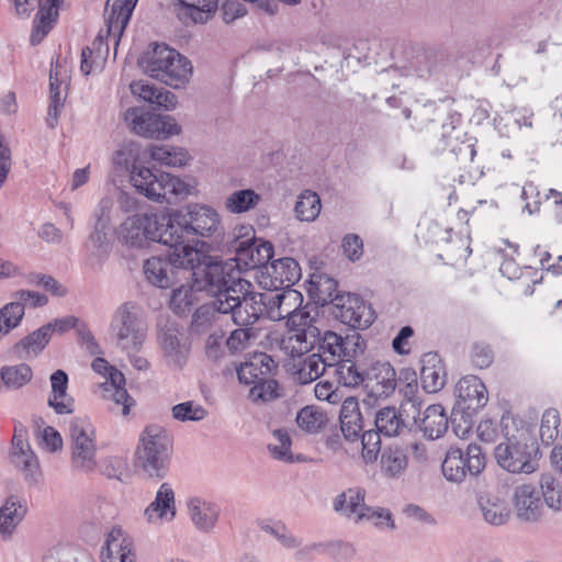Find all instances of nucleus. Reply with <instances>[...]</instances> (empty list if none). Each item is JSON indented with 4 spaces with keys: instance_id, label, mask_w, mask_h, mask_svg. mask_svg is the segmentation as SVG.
Wrapping results in <instances>:
<instances>
[{
    "instance_id": "1",
    "label": "nucleus",
    "mask_w": 562,
    "mask_h": 562,
    "mask_svg": "<svg viewBox=\"0 0 562 562\" xmlns=\"http://www.w3.org/2000/svg\"><path fill=\"white\" fill-rule=\"evenodd\" d=\"M138 150L133 144L124 145L114 157V164L131 171L133 187L147 199L170 203L172 198H187L198 193V181L192 177H178L168 172H153L146 167H135Z\"/></svg>"
},
{
    "instance_id": "2",
    "label": "nucleus",
    "mask_w": 562,
    "mask_h": 562,
    "mask_svg": "<svg viewBox=\"0 0 562 562\" xmlns=\"http://www.w3.org/2000/svg\"><path fill=\"white\" fill-rule=\"evenodd\" d=\"M138 0H108L104 10L106 24V35L103 31L99 33L91 47H85L81 52L80 70L87 76L100 72L105 63L109 44L104 40H110L115 46L130 21L133 10Z\"/></svg>"
},
{
    "instance_id": "3",
    "label": "nucleus",
    "mask_w": 562,
    "mask_h": 562,
    "mask_svg": "<svg viewBox=\"0 0 562 562\" xmlns=\"http://www.w3.org/2000/svg\"><path fill=\"white\" fill-rule=\"evenodd\" d=\"M169 243L177 246L190 237L215 238L223 234L220 213L215 207L204 203H189L181 210L168 213Z\"/></svg>"
},
{
    "instance_id": "4",
    "label": "nucleus",
    "mask_w": 562,
    "mask_h": 562,
    "mask_svg": "<svg viewBox=\"0 0 562 562\" xmlns=\"http://www.w3.org/2000/svg\"><path fill=\"white\" fill-rule=\"evenodd\" d=\"M171 451L172 441L167 430L149 425L139 435L135 467L149 479L162 480L169 469Z\"/></svg>"
},
{
    "instance_id": "5",
    "label": "nucleus",
    "mask_w": 562,
    "mask_h": 562,
    "mask_svg": "<svg viewBox=\"0 0 562 562\" xmlns=\"http://www.w3.org/2000/svg\"><path fill=\"white\" fill-rule=\"evenodd\" d=\"M143 71L175 89L184 87L192 75L190 60L167 45L156 44L139 61Z\"/></svg>"
},
{
    "instance_id": "6",
    "label": "nucleus",
    "mask_w": 562,
    "mask_h": 562,
    "mask_svg": "<svg viewBox=\"0 0 562 562\" xmlns=\"http://www.w3.org/2000/svg\"><path fill=\"white\" fill-rule=\"evenodd\" d=\"M251 283L238 278L233 285L222 291L220 304L221 312L231 313L236 325L250 326L262 315L268 316V294L250 291Z\"/></svg>"
},
{
    "instance_id": "7",
    "label": "nucleus",
    "mask_w": 562,
    "mask_h": 562,
    "mask_svg": "<svg viewBox=\"0 0 562 562\" xmlns=\"http://www.w3.org/2000/svg\"><path fill=\"white\" fill-rule=\"evenodd\" d=\"M169 217L155 212L134 214L125 218L119 228V239L133 248H145L151 243L171 246L168 235Z\"/></svg>"
},
{
    "instance_id": "8",
    "label": "nucleus",
    "mask_w": 562,
    "mask_h": 562,
    "mask_svg": "<svg viewBox=\"0 0 562 562\" xmlns=\"http://www.w3.org/2000/svg\"><path fill=\"white\" fill-rule=\"evenodd\" d=\"M228 245L235 252V257L231 261L238 271L266 268L273 257L272 244L256 239L252 227L248 225L236 226Z\"/></svg>"
},
{
    "instance_id": "9",
    "label": "nucleus",
    "mask_w": 562,
    "mask_h": 562,
    "mask_svg": "<svg viewBox=\"0 0 562 562\" xmlns=\"http://www.w3.org/2000/svg\"><path fill=\"white\" fill-rule=\"evenodd\" d=\"M111 330L120 349L139 351L146 339L140 307L133 302L121 304L113 315Z\"/></svg>"
},
{
    "instance_id": "10",
    "label": "nucleus",
    "mask_w": 562,
    "mask_h": 562,
    "mask_svg": "<svg viewBox=\"0 0 562 562\" xmlns=\"http://www.w3.org/2000/svg\"><path fill=\"white\" fill-rule=\"evenodd\" d=\"M71 465L75 470L90 473L97 468L95 430L87 417H74L69 423Z\"/></svg>"
},
{
    "instance_id": "11",
    "label": "nucleus",
    "mask_w": 562,
    "mask_h": 562,
    "mask_svg": "<svg viewBox=\"0 0 562 562\" xmlns=\"http://www.w3.org/2000/svg\"><path fill=\"white\" fill-rule=\"evenodd\" d=\"M124 119L135 134L147 138L167 139L182 132L173 116L144 112L138 108L128 109Z\"/></svg>"
},
{
    "instance_id": "12",
    "label": "nucleus",
    "mask_w": 562,
    "mask_h": 562,
    "mask_svg": "<svg viewBox=\"0 0 562 562\" xmlns=\"http://www.w3.org/2000/svg\"><path fill=\"white\" fill-rule=\"evenodd\" d=\"M537 451L535 443L508 438L495 448V459L498 465L513 473H532L537 470Z\"/></svg>"
},
{
    "instance_id": "13",
    "label": "nucleus",
    "mask_w": 562,
    "mask_h": 562,
    "mask_svg": "<svg viewBox=\"0 0 562 562\" xmlns=\"http://www.w3.org/2000/svg\"><path fill=\"white\" fill-rule=\"evenodd\" d=\"M235 269L233 262H220L213 258H203V263L199 265L194 272H191L194 285L199 291L212 293L215 299L221 291L234 284L238 278L231 272Z\"/></svg>"
},
{
    "instance_id": "14",
    "label": "nucleus",
    "mask_w": 562,
    "mask_h": 562,
    "mask_svg": "<svg viewBox=\"0 0 562 562\" xmlns=\"http://www.w3.org/2000/svg\"><path fill=\"white\" fill-rule=\"evenodd\" d=\"M276 540L288 550H297L296 557L299 559L306 558L314 553L328 554L334 558H348L353 554V548L350 544L339 541L313 542L302 546L301 539L289 531L285 526L282 528V531H280Z\"/></svg>"
},
{
    "instance_id": "15",
    "label": "nucleus",
    "mask_w": 562,
    "mask_h": 562,
    "mask_svg": "<svg viewBox=\"0 0 562 562\" xmlns=\"http://www.w3.org/2000/svg\"><path fill=\"white\" fill-rule=\"evenodd\" d=\"M143 516L154 527L170 524L177 516L176 493L172 485L164 482L159 485L155 498L145 507Z\"/></svg>"
},
{
    "instance_id": "16",
    "label": "nucleus",
    "mask_w": 562,
    "mask_h": 562,
    "mask_svg": "<svg viewBox=\"0 0 562 562\" xmlns=\"http://www.w3.org/2000/svg\"><path fill=\"white\" fill-rule=\"evenodd\" d=\"M165 363L173 370H181L188 362L191 344L187 335L176 327H167L159 336Z\"/></svg>"
},
{
    "instance_id": "17",
    "label": "nucleus",
    "mask_w": 562,
    "mask_h": 562,
    "mask_svg": "<svg viewBox=\"0 0 562 562\" xmlns=\"http://www.w3.org/2000/svg\"><path fill=\"white\" fill-rule=\"evenodd\" d=\"M395 375V370L389 362L373 363L364 375L367 398L363 403L371 405L372 401L392 394L396 385Z\"/></svg>"
},
{
    "instance_id": "18",
    "label": "nucleus",
    "mask_w": 562,
    "mask_h": 562,
    "mask_svg": "<svg viewBox=\"0 0 562 562\" xmlns=\"http://www.w3.org/2000/svg\"><path fill=\"white\" fill-rule=\"evenodd\" d=\"M186 508L192 526L202 533H211L217 526L220 506L201 496H190L186 501Z\"/></svg>"
},
{
    "instance_id": "19",
    "label": "nucleus",
    "mask_w": 562,
    "mask_h": 562,
    "mask_svg": "<svg viewBox=\"0 0 562 562\" xmlns=\"http://www.w3.org/2000/svg\"><path fill=\"white\" fill-rule=\"evenodd\" d=\"M102 562H135L134 541L122 528L113 527L101 551Z\"/></svg>"
},
{
    "instance_id": "20",
    "label": "nucleus",
    "mask_w": 562,
    "mask_h": 562,
    "mask_svg": "<svg viewBox=\"0 0 562 562\" xmlns=\"http://www.w3.org/2000/svg\"><path fill=\"white\" fill-rule=\"evenodd\" d=\"M457 405L462 411L476 412L488 400L484 383L475 375H467L456 385Z\"/></svg>"
},
{
    "instance_id": "21",
    "label": "nucleus",
    "mask_w": 562,
    "mask_h": 562,
    "mask_svg": "<svg viewBox=\"0 0 562 562\" xmlns=\"http://www.w3.org/2000/svg\"><path fill=\"white\" fill-rule=\"evenodd\" d=\"M267 277L262 276L260 284L267 289L278 290L280 286H290L301 278V268L299 263L289 257H284L271 262L266 267Z\"/></svg>"
},
{
    "instance_id": "22",
    "label": "nucleus",
    "mask_w": 562,
    "mask_h": 562,
    "mask_svg": "<svg viewBox=\"0 0 562 562\" xmlns=\"http://www.w3.org/2000/svg\"><path fill=\"white\" fill-rule=\"evenodd\" d=\"M337 306L341 322L350 327L364 329L374 321L373 310L359 295L348 294Z\"/></svg>"
},
{
    "instance_id": "23",
    "label": "nucleus",
    "mask_w": 562,
    "mask_h": 562,
    "mask_svg": "<svg viewBox=\"0 0 562 562\" xmlns=\"http://www.w3.org/2000/svg\"><path fill=\"white\" fill-rule=\"evenodd\" d=\"M267 294L268 318L271 321L289 319L303 303L302 293L290 286L283 288L280 292L269 291Z\"/></svg>"
},
{
    "instance_id": "24",
    "label": "nucleus",
    "mask_w": 562,
    "mask_h": 562,
    "mask_svg": "<svg viewBox=\"0 0 562 562\" xmlns=\"http://www.w3.org/2000/svg\"><path fill=\"white\" fill-rule=\"evenodd\" d=\"M513 504L518 518L525 521H537L541 517V501L537 488L531 484L515 487Z\"/></svg>"
},
{
    "instance_id": "25",
    "label": "nucleus",
    "mask_w": 562,
    "mask_h": 562,
    "mask_svg": "<svg viewBox=\"0 0 562 562\" xmlns=\"http://www.w3.org/2000/svg\"><path fill=\"white\" fill-rule=\"evenodd\" d=\"M477 506L483 520L494 527L506 525L512 517V509L505 496L494 493L481 495Z\"/></svg>"
},
{
    "instance_id": "26",
    "label": "nucleus",
    "mask_w": 562,
    "mask_h": 562,
    "mask_svg": "<svg viewBox=\"0 0 562 562\" xmlns=\"http://www.w3.org/2000/svg\"><path fill=\"white\" fill-rule=\"evenodd\" d=\"M364 498L366 491L362 487H349L335 497L333 507L346 518L357 524L363 522V513L368 507Z\"/></svg>"
},
{
    "instance_id": "27",
    "label": "nucleus",
    "mask_w": 562,
    "mask_h": 562,
    "mask_svg": "<svg viewBox=\"0 0 562 562\" xmlns=\"http://www.w3.org/2000/svg\"><path fill=\"white\" fill-rule=\"evenodd\" d=\"M26 514L25 503L16 496H9L0 506V539L12 538Z\"/></svg>"
},
{
    "instance_id": "28",
    "label": "nucleus",
    "mask_w": 562,
    "mask_h": 562,
    "mask_svg": "<svg viewBox=\"0 0 562 562\" xmlns=\"http://www.w3.org/2000/svg\"><path fill=\"white\" fill-rule=\"evenodd\" d=\"M217 5L218 0H178L176 11L186 24L205 23L216 11Z\"/></svg>"
},
{
    "instance_id": "29",
    "label": "nucleus",
    "mask_w": 562,
    "mask_h": 562,
    "mask_svg": "<svg viewBox=\"0 0 562 562\" xmlns=\"http://www.w3.org/2000/svg\"><path fill=\"white\" fill-rule=\"evenodd\" d=\"M143 273L148 283L160 289H167L175 282V267L170 259L150 257L143 263Z\"/></svg>"
},
{
    "instance_id": "30",
    "label": "nucleus",
    "mask_w": 562,
    "mask_h": 562,
    "mask_svg": "<svg viewBox=\"0 0 562 562\" xmlns=\"http://www.w3.org/2000/svg\"><path fill=\"white\" fill-rule=\"evenodd\" d=\"M413 418L418 425L424 436L430 440L440 438L448 429V418L441 405H429L423 413V417L417 419L416 415Z\"/></svg>"
},
{
    "instance_id": "31",
    "label": "nucleus",
    "mask_w": 562,
    "mask_h": 562,
    "mask_svg": "<svg viewBox=\"0 0 562 562\" xmlns=\"http://www.w3.org/2000/svg\"><path fill=\"white\" fill-rule=\"evenodd\" d=\"M420 383L427 393H437L446 384V372L436 355H425L422 359Z\"/></svg>"
},
{
    "instance_id": "32",
    "label": "nucleus",
    "mask_w": 562,
    "mask_h": 562,
    "mask_svg": "<svg viewBox=\"0 0 562 562\" xmlns=\"http://www.w3.org/2000/svg\"><path fill=\"white\" fill-rule=\"evenodd\" d=\"M274 367V361L270 356L259 353L254 356L250 361L240 364L237 369V376L240 383L254 385L269 375Z\"/></svg>"
},
{
    "instance_id": "33",
    "label": "nucleus",
    "mask_w": 562,
    "mask_h": 562,
    "mask_svg": "<svg viewBox=\"0 0 562 562\" xmlns=\"http://www.w3.org/2000/svg\"><path fill=\"white\" fill-rule=\"evenodd\" d=\"M339 420L344 437L350 441L357 440L363 427L362 416L357 398L347 397L342 402Z\"/></svg>"
},
{
    "instance_id": "34",
    "label": "nucleus",
    "mask_w": 562,
    "mask_h": 562,
    "mask_svg": "<svg viewBox=\"0 0 562 562\" xmlns=\"http://www.w3.org/2000/svg\"><path fill=\"white\" fill-rule=\"evenodd\" d=\"M60 0H44L33 22L31 44L38 45L53 29L58 16V3Z\"/></svg>"
},
{
    "instance_id": "35",
    "label": "nucleus",
    "mask_w": 562,
    "mask_h": 562,
    "mask_svg": "<svg viewBox=\"0 0 562 562\" xmlns=\"http://www.w3.org/2000/svg\"><path fill=\"white\" fill-rule=\"evenodd\" d=\"M319 340L321 331H315L314 329H307V333L289 330L281 341V348L293 358L301 357L311 351Z\"/></svg>"
},
{
    "instance_id": "36",
    "label": "nucleus",
    "mask_w": 562,
    "mask_h": 562,
    "mask_svg": "<svg viewBox=\"0 0 562 562\" xmlns=\"http://www.w3.org/2000/svg\"><path fill=\"white\" fill-rule=\"evenodd\" d=\"M49 340V327H44L43 325L18 341L13 349L20 359L30 360L36 358L45 349Z\"/></svg>"
},
{
    "instance_id": "37",
    "label": "nucleus",
    "mask_w": 562,
    "mask_h": 562,
    "mask_svg": "<svg viewBox=\"0 0 562 562\" xmlns=\"http://www.w3.org/2000/svg\"><path fill=\"white\" fill-rule=\"evenodd\" d=\"M52 396L48 400L57 414H69L74 409V401L67 395L68 376L65 371L57 370L50 375Z\"/></svg>"
},
{
    "instance_id": "38",
    "label": "nucleus",
    "mask_w": 562,
    "mask_h": 562,
    "mask_svg": "<svg viewBox=\"0 0 562 562\" xmlns=\"http://www.w3.org/2000/svg\"><path fill=\"white\" fill-rule=\"evenodd\" d=\"M149 157L156 162L171 167L180 168L190 161L191 157L187 149L168 145H151L147 149Z\"/></svg>"
},
{
    "instance_id": "39",
    "label": "nucleus",
    "mask_w": 562,
    "mask_h": 562,
    "mask_svg": "<svg viewBox=\"0 0 562 562\" xmlns=\"http://www.w3.org/2000/svg\"><path fill=\"white\" fill-rule=\"evenodd\" d=\"M358 336H347L342 338L333 331H325L322 342L321 350L324 355H328V361H335L336 359H342L350 357L349 347L357 346Z\"/></svg>"
},
{
    "instance_id": "40",
    "label": "nucleus",
    "mask_w": 562,
    "mask_h": 562,
    "mask_svg": "<svg viewBox=\"0 0 562 562\" xmlns=\"http://www.w3.org/2000/svg\"><path fill=\"white\" fill-rule=\"evenodd\" d=\"M328 358H323L319 353H312L299 363L294 371V380L300 384H308L318 379L333 364L327 363Z\"/></svg>"
},
{
    "instance_id": "41",
    "label": "nucleus",
    "mask_w": 562,
    "mask_h": 562,
    "mask_svg": "<svg viewBox=\"0 0 562 562\" xmlns=\"http://www.w3.org/2000/svg\"><path fill=\"white\" fill-rule=\"evenodd\" d=\"M33 378V370L26 363L3 366L0 369L1 389L18 391L26 385Z\"/></svg>"
},
{
    "instance_id": "42",
    "label": "nucleus",
    "mask_w": 562,
    "mask_h": 562,
    "mask_svg": "<svg viewBox=\"0 0 562 562\" xmlns=\"http://www.w3.org/2000/svg\"><path fill=\"white\" fill-rule=\"evenodd\" d=\"M261 196L252 189H241L232 192L224 201V207L232 214H243L257 207Z\"/></svg>"
},
{
    "instance_id": "43",
    "label": "nucleus",
    "mask_w": 562,
    "mask_h": 562,
    "mask_svg": "<svg viewBox=\"0 0 562 562\" xmlns=\"http://www.w3.org/2000/svg\"><path fill=\"white\" fill-rule=\"evenodd\" d=\"M407 468V456L398 447H387L381 456V471L391 479L400 477Z\"/></svg>"
},
{
    "instance_id": "44",
    "label": "nucleus",
    "mask_w": 562,
    "mask_h": 562,
    "mask_svg": "<svg viewBox=\"0 0 562 562\" xmlns=\"http://www.w3.org/2000/svg\"><path fill=\"white\" fill-rule=\"evenodd\" d=\"M222 291L218 293L217 299H214L212 304H204L200 306L193 314L191 321V329L194 333L202 334L215 325L218 321L220 314H224L218 308Z\"/></svg>"
},
{
    "instance_id": "45",
    "label": "nucleus",
    "mask_w": 562,
    "mask_h": 562,
    "mask_svg": "<svg viewBox=\"0 0 562 562\" xmlns=\"http://www.w3.org/2000/svg\"><path fill=\"white\" fill-rule=\"evenodd\" d=\"M108 228L94 225L93 232L89 236L87 249L92 263L101 265L111 251V244L106 233Z\"/></svg>"
},
{
    "instance_id": "46",
    "label": "nucleus",
    "mask_w": 562,
    "mask_h": 562,
    "mask_svg": "<svg viewBox=\"0 0 562 562\" xmlns=\"http://www.w3.org/2000/svg\"><path fill=\"white\" fill-rule=\"evenodd\" d=\"M170 247L173 248V250L169 259L175 268L190 269L194 272L196 267L203 263V258H206L198 249L187 245L186 241Z\"/></svg>"
},
{
    "instance_id": "47",
    "label": "nucleus",
    "mask_w": 562,
    "mask_h": 562,
    "mask_svg": "<svg viewBox=\"0 0 562 562\" xmlns=\"http://www.w3.org/2000/svg\"><path fill=\"white\" fill-rule=\"evenodd\" d=\"M199 290L192 285H181L171 292L169 306L179 315L187 314L200 301Z\"/></svg>"
},
{
    "instance_id": "48",
    "label": "nucleus",
    "mask_w": 562,
    "mask_h": 562,
    "mask_svg": "<svg viewBox=\"0 0 562 562\" xmlns=\"http://www.w3.org/2000/svg\"><path fill=\"white\" fill-rule=\"evenodd\" d=\"M443 477L451 482L460 484L465 481L464 468L462 463V449L450 447L441 464Z\"/></svg>"
},
{
    "instance_id": "49",
    "label": "nucleus",
    "mask_w": 562,
    "mask_h": 562,
    "mask_svg": "<svg viewBox=\"0 0 562 562\" xmlns=\"http://www.w3.org/2000/svg\"><path fill=\"white\" fill-rule=\"evenodd\" d=\"M321 207L319 196L313 191L305 190L299 195L295 203V216L300 221L313 222L319 215Z\"/></svg>"
},
{
    "instance_id": "50",
    "label": "nucleus",
    "mask_w": 562,
    "mask_h": 562,
    "mask_svg": "<svg viewBox=\"0 0 562 562\" xmlns=\"http://www.w3.org/2000/svg\"><path fill=\"white\" fill-rule=\"evenodd\" d=\"M375 427L379 434L394 437L404 428V422L394 407H384L375 415Z\"/></svg>"
},
{
    "instance_id": "51",
    "label": "nucleus",
    "mask_w": 562,
    "mask_h": 562,
    "mask_svg": "<svg viewBox=\"0 0 562 562\" xmlns=\"http://www.w3.org/2000/svg\"><path fill=\"white\" fill-rule=\"evenodd\" d=\"M268 450L273 459L292 463L294 461L291 451V438L288 431L283 429H276L272 432V439L268 443Z\"/></svg>"
},
{
    "instance_id": "52",
    "label": "nucleus",
    "mask_w": 562,
    "mask_h": 562,
    "mask_svg": "<svg viewBox=\"0 0 562 562\" xmlns=\"http://www.w3.org/2000/svg\"><path fill=\"white\" fill-rule=\"evenodd\" d=\"M326 422V414L315 406H305L296 415L297 426L307 432L319 431Z\"/></svg>"
},
{
    "instance_id": "53",
    "label": "nucleus",
    "mask_w": 562,
    "mask_h": 562,
    "mask_svg": "<svg viewBox=\"0 0 562 562\" xmlns=\"http://www.w3.org/2000/svg\"><path fill=\"white\" fill-rule=\"evenodd\" d=\"M334 374L338 383L347 387H356L364 382V374L349 359H342L334 366Z\"/></svg>"
},
{
    "instance_id": "54",
    "label": "nucleus",
    "mask_w": 562,
    "mask_h": 562,
    "mask_svg": "<svg viewBox=\"0 0 562 562\" xmlns=\"http://www.w3.org/2000/svg\"><path fill=\"white\" fill-rule=\"evenodd\" d=\"M540 487L547 506L554 512L562 509V485L551 474H543Z\"/></svg>"
},
{
    "instance_id": "55",
    "label": "nucleus",
    "mask_w": 562,
    "mask_h": 562,
    "mask_svg": "<svg viewBox=\"0 0 562 562\" xmlns=\"http://www.w3.org/2000/svg\"><path fill=\"white\" fill-rule=\"evenodd\" d=\"M24 317V312L16 303H7L0 308V341L16 328Z\"/></svg>"
},
{
    "instance_id": "56",
    "label": "nucleus",
    "mask_w": 562,
    "mask_h": 562,
    "mask_svg": "<svg viewBox=\"0 0 562 562\" xmlns=\"http://www.w3.org/2000/svg\"><path fill=\"white\" fill-rule=\"evenodd\" d=\"M207 409L194 401H187L172 406V417L181 423L200 422L207 416Z\"/></svg>"
},
{
    "instance_id": "57",
    "label": "nucleus",
    "mask_w": 562,
    "mask_h": 562,
    "mask_svg": "<svg viewBox=\"0 0 562 562\" xmlns=\"http://www.w3.org/2000/svg\"><path fill=\"white\" fill-rule=\"evenodd\" d=\"M280 396L278 382L266 376L254 384L249 391V398L257 404L271 402Z\"/></svg>"
},
{
    "instance_id": "58",
    "label": "nucleus",
    "mask_w": 562,
    "mask_h": 562,
    "mask_svg": "<svg viewBox=\"0 0 562 562\" xmlns=\"http://www.w3.org/2000/svg\"><path fill=\"white\" fill-rule=\"evenodd\" d=\"M462 463L465 477L477 476L485 468V457L480 446L470 443L465 451H462Z\"/></svg>"
},
{
    "instance_id": "59",
    "label": "nucleus",
    "mask_w": 562,
    "mask_h": 562,
    "mask_svg": "<svg viewBox=\"0 0 562 562\" xmlns=\"http://www.w3.org/2000/svg\"><path fill=\"white\" fill-rule=\"evenodd\" d=\"M11 458L13 463L24 472L26 477H36L40 465L31 447L11 452Z\"/></svg>"
},
{
    "instance_id": "60",
    "label": "nucleus",
    "mask_w": 562,
    "mask_h": 562,
    "mask_svg": "<svg viewBox=\"0 0 562 562\" xmlns=\"http://www.w3.org/2000/svg\"><path fill=\"white\" fill-rule=\"evenodd\" d=\"M361 439V457L366 463L376 461L381 451L380 434L374 430H368L360 434Z\"/></svg>"
},
{
    "instance_id": "61",
    "label": "nucleus",
    "mask_w": 562,
    "mask_h": 562,
    "mask_svg": "<svg viewBox=\"0 0 562 562\" xmlns=\"http://www.w3.org/2000/svg\"><path fill=\"white\" fill-rule=\"evenodd\" d=\"M560 425V416L557 409H547L541 418L540 438L543 443L551 445L558 437Z\"/></svg>"
},
{
    "instance_id": "62",
    "label": "nucleus",
    "mask_w": 562,
    "mask_h": 562,
    "mask_svg": "<svg viewBox=\"0 0 562 562\" xmlns=\"http://www.w3.org/2000/svg\"><path fill=\"white\" fill-rule=\"evenodd\" d=\"M257 336L256 330L249 326H243L231 333L226 339V347L231 352H240L248 348L250 340Z\"/></svg>"
},
{
    "instance_id": "63",
    "label": "nucleus",
    "mask_w": 562,
    "mask_h": 562,
    "mask_svg": "<svg viewBox=\"0 0 562 562\" xmlns=\"http://www.w3.org/2000/svg\"><path fill=\"white\" fill-rule=\"evenodd\" d=\"M70 79L68 66L57 60L52 64L49 72V91L52 93L61 91L66 95L68 82Z\"/></svg>"
},
{
    "instance_id": "64",
    "label": "nucleus",
    "mask_w": 562,
    "mask_h": 562,
    "mask_svg": "<svg viewBox=\"0 0 562 562\" xmlns=\"http://www.w3.org/2000/svg\"><path fill=\"white\" fill-rule=\"evenodd\" d=\"M38 446L48 451L55 452L63 447V438L60 434L52 426L38 427L35 432Z\"/></svg>"
}]
</instances>
